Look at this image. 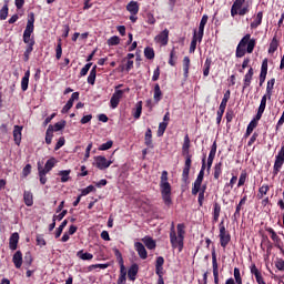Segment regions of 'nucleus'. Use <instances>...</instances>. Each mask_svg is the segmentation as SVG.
<instances>
[{
	"instance_id": "obj_1",
	"label": "nucleus",
	"mask_w": 284,
	"mask_h": 284,
	"mask_svg": "<svg viewBox=\"0 0 284 284\" xmlns=\"http://www.w3.org/2000/svg\"><path fill=\"white\" fill-rule=\"evenodd\" d=\"M254 48H256V40L252 39V36L247 33L244 36L239 42L235 51V57L237 59H243V55L247 52L252 54L254 52Z\"/></svg>"
},
{
	"instance_id": "obj_2",
	"label": "nucleus",
	"mask_w": 284,
	"mask_h": 284,
	"mask_svg": "<svg viewBox=\"0 0 284 284\" xmlns=\"http://www.w3.org/2000/svg\"><path fill=\"white\" fill-rule=\"evenodd\" d=\"M185 241V224L180 223L176 226V232L170 233V243L173 250L183 252Z\"/></svg>"
},
{
	"instance_id": "obj_3",
	"label": "nucleus",
	"mask_w": 284,
	"mask_h": 284,
	"mask_svg": "<svg viewBox=\"0 0 284 284\" xmlns=\"http://www.w3.org/2000/svg\"><path fill=\"white\" fill-rule=\"evenodd\" d=\"M160 192L162 201L170 207L172 205V185L168 181V171H162L160 178Z\"/></svg>"
},
{
	"instance_id": "obj_4",
	"label": "nucleus",
	"mask_w": 284,
	"mask_h": 284,
	"mask_svg": "<svg viewBox=\"0 0 284 284\" xmlns=\"http://www.w3.org/2000/svg\"><path fill=\"white\" fill-rule=\"evenodd\" d=\"M245 0H235L231 8V17H236L239 14L240 17H245L247 12H250V6H244Z\"/></svg>"
},
{
	"instance_id": "obj_5",
	"label": "nucleus",
	"mask_w": 284,
	"mask_h": 284,
	"mask_svg": "<svg viewBox=\"0 0 284 284\" xmlns=\"http://www.w3.org/2000/svg\"><path fill=\"white\" fill-rule=\"evenodd\" d=\"M32 32H34V13L31 12V13H29L27 27L23 32V42L24 43H29L30 40H34V38H30V37H32Z\"/></svg>"
},
{
	"instance_id": "obj_6",
	"label": "nucleus",
	"mask_w": 284,
	"mask_h": 284,
	"mask_svg": "<svg viewBox=\"0 0 284 284\" xmlns=\"http://www.w3.org/2000/svg\"><path fill=\"white\" fill-rule=\"evenodd\" d=\"M230 241H232V236L230 235V232L225 230V224L222 221L220 223V245L221 247H227L230 245Z\"/></svg>"
},
{
	"instance_id": "obj_7",
	"label": "nucleus",
	"mask_w": 284,
	"mask_h": 284,
	"mask_svg": "<svg viewBox=\"0 0 284 284\" xmlns=\"http://www.w3.org/2000/svg\"><path fill=\"white\" fill-rule=\"evenodd\" d=\"M227 101H230V90H227L224 93V97L222 99V102L220 104L217 116H216V123L217 125H221V121L223 120V114H225V108H227Z\"/></svg>"
},
{
	"instance_id": "obj_8",
	"label": "nucleus",
	"mask_w": 284,
	"mask_h": 284,
	"mask_svg": "<svg viewBox=\"0 0 284 284\" xmlns=\"http://www.w3.org/2000/svg\"><path fill=\"white\" fill-rule=\"evenodd\" d=\"M284 163V145H282L281 150L278 151L277 155L275 156V162L273 166V174L276 176L281 172Z\"/></svg>"
},
{
	"instance_id": "obj_9",
	"label": "nucleus",
	"mask_w": 284,
	"mask_h": 284,
	"mask_svg": "<svg viewBox=\"0 0 284 284\" xmlns=\"http://www.w3.org/2000/svg\"><path fill=\"white\" fill-rule=\"evenodd\" d=\"M123 94H125V90H119V87H116L110 100V105L112 110H116V108H119V103H121V99H123Z\"/></svg>"
},
{
	"instance_id": "obj_10",
	"label": "nucleus",
	"mask_w": 284,
	"mask_h": 284,
	"mask_svg": "<svg viewBox=\"0 0 284 284\" xmlns=\"http://www.w3.org/2000/svg\"><path fill=\"white\" fill-rule=\"evenodd\" d=\"M94 163L98 170H108L112 161H108V159H105L103 155H98L94 158Z\"/></svg>"
},
{
	"instance_id": "obj_11",
	"label": "nucleus",
	"mask_w": 284,
	"mask_h": 284,
	"mask_svg": "<svg viewBox=\"0 0 284 284\" xmlns=\"http://www.w3.org/2000/svg\"><path fill=\"white\" fill-rule=\"evenodd\" d=\"M170 39V30L164 29L160 34L154 38L155 43H160V45H168V41Z\"/></svg>"
},
{
	"instance_id": "obj_12",
	"label": "nucleus",
	"mask_w": 284,
	"mask_h": 284,
	"mask_svg": "<svg viewBox=\"0 0 284 284\" xmlns=\"http://www.w3.org/2000/svg\"><path fill=\"white\" fill-rule=\"evenodd\" d=\"M203 176H205V171L201 170L192 189L193 196H196L199 194V191L201 190V185L203 183Z\"/></svg>"
},
{
	"instance_id": "obj_13",
	"label": "nucleus",
	"mask_w": 284,
	"mask_h": 284,
	"mask_svg": "<svg viewBox=\"0 0 284 284\" xmlns=\"http://www.w3.org/2000/svg\"><path fill=\"white\" fill-rule=\"evenodd\" d=\"M207 14H204L200 21L199 31L196 32L200 43L203 41V34L205 32V26H207Z\"/></svg>"
},
{
	"instance_id": "obj_14",
	"label": "nucleus",
	"mask_w": 284,
	"mask_h": 284,
	"mask_svg": "<svg viewBox=\"0 0 284 284\" xmlns=\"http://www.w3.org/2000/svg\"><path fill=\"white\" fill-rule=\"evenodd\" d=\"M267 99H270V95H267V93L262 97L260 106L257 109L256 119H262L263 112H265V108L267 105Z\"/></svg>"
},
{
	"instance_id": "obj_15",
	"label": "nucleus",
	"mask_w": 284,
	"mask_h": 284,
	"mask_svg": "<svg viewBox=\"0 0 284 284\" xmlns=\"http://www.w3.org/2000/svg\"><path fill=\"white\" fill-rule=\"evenodd\" d=\"M135 252H138L140 258L145 261L148 258V250H145V246L141 242H135L134 243Z\"/></svg>"
},
{
	"instance_id": "obj_16",
	"label": "nucleus",
	"mask_w": 284,
	"mask_h": 284,
	"mask_svg": "<svg viewBox=\"0 0 284 284\" xmlns=\"http://www.w3.org/2000/svg\"><path fill=\"white\" fill-rule=\"evenodd\" d=\"M12 263L17 267V270H21V266L23 265V254L21 253V251H17L13 254Z\"/></svg>"
},
{
	"instance_id": "obj_17",
	"label": "nucleus",
	"mask_w": 284,
	"mask_h": 284,
	"mask_svg": "<svg viewBox=\"0 0 284 284\" xmlns=\"http://www.w3.org/2000/svg\"><path fill=\"white\" fill-rule=\"evenodd\" d=\"M251 274L255 276L256 283L257 284H266L265 280L263 278V274H261V271L256 267V265H253L251 267Z\"/></svg>"
},
{
	"instance_id": "obj_18",
	"label": "nucleus",
	"mask_w": 284,
	"mask_h": 284,
	"mask_svg": "<svg viewBox=\"0 0 284 284\" xmlns=\"http://www.w3.org/2000/svg\"><path fill=\"white\" fill-rule=\"evenodd\" d=\"M23 126L14 125L13 128V141L16 145H21V132Z\"/></svg>"
},
{
	"instance_id": "obj_19",
	"label": "nucleus",
	"mask_w": 284,
	"mask_h": 284,
	"mask_svg": "<svg viewBox=\"0 0 284 284\" xmlns=\"http://www.w3.org/2000/svg\"><path fill=\"white\" fill-rule=\"evenodd\" d=\"M23 201H24L27 207H32V205H34V195H32V192L24 191Z\"/></svg>"
},
{
	"instance_id": "obj_20",
	"label": "nucleus",
	"mask_w": 284,
	"mask_h": 284,
	"mask_svg": "<svg viewBox=\"0 0 284 284\" xmlns=\"http://www.w3.org/2000/svg\"><path fill=\"white\" fill-rule=\"evenodd\" d=\"M266 232L271 235L272 241L275 243V247H281V237H278L276 231L272 227H267Z\"/></svg>"
},
{
	"instance_id": "obj_21",
	"label": "nucleus",
	"mask_w": 284,
	"mask_h": 284,
	"mask_svg": "<svg viewBox=\"0 0 284 284\" xmlns=\"http://www.w3.org/2000/svg\"><path fill=\"white\" fill-rule=\"evenodd\" d=\"M19 245V233H13L9 239V247L10 250L14 251L17 250Z\"/></svg>"
},
{
	"instance_id": "obj_22",
	"label": "nucleus",
	"mask_w": 284,
	"mask_h": 284,
	"mask_svg": "<svg viewBox=\"0 0 284 284\" xmlns=\"http://www.w3.org/2000/svg\"><path fill=\"white\" fill-rule=\"evenodd\" d=\"M254 77V69L250 68V70L247 71V73L244 75V85H243V90H245V88H250L251 83H252V78Z\"/></svg>"
},
{
	"instance_id": "obj_23",
	"label": "nucleus",
	"mask_w": 284,
	"mask_h": 284,
	"mask_svg": "<svg viewBox=\"0 0 284 284\" xmlns=\"http://www.w3.org/2000/svg\"><path fill=\"white\" fill-rule=\"evenodd\" d=\"M30 83V70H27L22 80H21V90L26 92L28 90V85Z\"/></svg>"
},
{
	"instance_id": "obj_24",
	"label": "nucleus",
	"mask_w": 284,
	"mask_h": 284,
	"mask_svg": "<svg viewBox=\"0 0 284 284\" xmlns=\"http://www.w3.org/2000/svg\"><path fill=\"white\" fill-rule=\"evenodd\" d=\"M54 165H57V159L51 158L49 159L45 164H44V169L41 168L42 172H45L48 174V172H51L52 168H54Z\"/></svg>"
},
{
	"instance_id": "obj_25",
	"label": "nucleus",
	"mask_w": 284,
	"mask_h": 284,
	"mask_svg": "<svg viewBox=\"0 0 284 284\" xmlns=\"http://www.w3.org/2000/svg\"><path fill=\"white\" fill-rule=\"evenodd\" d=\"M258 121H261V119H256V115H255V118L247 125L245 136H250V134L254 132V129L256 128V125H258Z\"/></svg>"
},
{
	"instance_id": "obj_26",
	"label": "nucleus",
	"mask_w": 284,
	"mask_h": 284,
	"mask_svg": "<svg viewBox=\"0 0 284 284\" xmlns=\"http://www.w3.org/2000/svg\"><path fill=\"white\" fill-rule=\"evenodd\" d=\"M165 263V260L163 256H159L155 262V274H163V265Z\"/></svg>"
},
{
	"instance_id": "obj_27",
	"label": "nucleus",
	"mask_w": 284,
	"mask_h": 284,
	"mask_svg": "<svg viewBox=\"0 0 284 284\" xmlns=\"http://www.w3.org/2000/svg\"><path fill=\"white\" fill-rule=\"evenodd\" d=\"M142 243H144V245H145V247H148V250H154L156 247V242L150 236L143 237Z\"/></svg>"
},
{
	"instance_id": "obj_28",
	"label": "nucleus",
	"mask_w": 284,
	"mask_h": 284,
	"mask_svg": "<svg viewBox=\"0 0 284 284\" xmlns=\"http://www.w3.org/2000/svg\"><path fill=\"white\" fill-rule=\"evenodd\" d=\"M136 274H139V265L133 264L128 272L130 281H136Z\"/></svg>"
},
{
	"instance_id": "obj_29",
	"label": "nucleus",
	"mask_w": 284,
	"mask_h": 284,
	"mask_svg": "<svg viewBox=\"0 0 284 284\" xmlns=\"http://www.w3.org/2000/svg\"><path fill=\"white\" fill-rule=\"evenodd\" d=\"M126 10H128V12H130V14H139V2H136V1H131V2L126 6Z\"/></svg>"
},
{
	"instance_id": "obj_30",
	"label": "nucleus",
	"mask_w": 284,
	"mask_h": 284,
	"mask_svg": "<svg viewBox=\"0 0 284 284\" xmlns=\"http://www.w3.org/2000/svg\"><path fill=\"white\" fill-rule=\"evenodd\" d=\"M54 136V126L49 125L45 132V143L47 145H50L52 143V138Z\"/></svg>"
},
{
	"instance_id": "obj_31",
	"label": "nucleus",
	"mask_w": 284,
	"mask_h": 284,
	"mask_svg": "<svg viewBox=\"0 0 284 284\" xmlns=\"http://www.w3.org/2000/svg\"><path fill=\"white\" fill-rule=\"evenodd\" d=\"M199 41V33H196V30H194L193 39L190 44L189 52L192 54L196 51V42Z\"/></svg>"
},
{
	"instance_id": "obj_32",
	"label": "nucleus",
	"mask_w": 284,
	"mask_h": 284,
	"mask_svg": "<svg viewBox=\"0 0 284 284\" xmlns=\"http://www.w3.org/2000/svg\"><path fill=\"white\" fill-rule=\"evenodd\" d=\"M221 174H223V163L219 162L214 166V179L219 181V179H221Z\"/></svg>"
},
{
	"instance_id": "obj_33",
	"label": "nucleus",
	"mask_w": 284,
	"mask_h": 284,
	"mask_svg": "<svg viewBox=\"0 0 284 284\" xmlns=\"http://www.w3.org/2000/svg\"><path fill=\"white\" fill-rule=\"evenodd\" d=\"M163 97V92H161V87L159 84L154 85V94H153V99L155 101V103H159V101H161V98Z\"/></svg>"
},
{
	"instance_id": "obj_34",
	"label": "nucleus",
	"mask_w": 284,
	"mask_h": 284,
	"mask_svg": "<svg viewBox=\"0 0 284 284\" xmlns=\"http://www.w3.org/2000/svg\"><path fill=\"white\" fill-rule=\"evenodd\" d=\"M219 216H221V204L214 203L213 222L219 223Z\"/></svg>"
},
{
	"instance_id": "obj_35",
	"label": "nucleus",
	"mask_w": 284,
	"mask_h": 284,
	"mask_svg": "<svg viewBox=\"0 0 284 284\" xmlns=\"http://www.w3.org/2000/svg\"><path fill=\"white\" fill-rule=\"evenodd\" d=\"M263 23V11L257 12L255 20L251 23V28H258Z\"/></svg>"
},
{
	"instance_id": "obj_36",
	"label": "nucleus",
	"mask_w": 284,
	"mask_h": 284,
	"mask_svg": "<svg viewBox=\"0 0 284 284\" xmlns=\"http://www.w3.org/2000/svg\"><path fill=\"white\" fill-rule=\"evenodd\" d=\"M95 81H97V65H94L90 71V74L88 77V83H90V85H94Z\"/></svg>"
},
{
	"instance_id": "obj_37",
	"label": "nucleus",
	"mask_w": 284,
	"mask_h": 284,
	"mask_svg": "<svg viewBox=\"0 0 284 284\" xmlns=\"http://www.w3.org/2000/svg\"><path fill=\"white\" fill-rule=\"evenodd\" d=\"M144 141L148 148H154V145L152 144V129L146 130Z\"/></svg>"
},
{
	"instance_id": "obj_38",
	"label": "nucleus",
	"mask_w": 284,
	"mask_h": 284,
	"mask_svg": "<svg viewBox=\"0 0 284 284\" xmlns=\"http://www.w3.org/2000/svg\"><path fill=\"white\" fill-rule=\"evenodd\" d=\"M141 112H143V102H138L135 104V110L133 112L134 119H141Z\"/></svg>"
},
{
	"instance_id": "obj_39",
	"label": "nucleus",
	"mask_w": 284,
	"mask_h": 284,
	"mask_svg": "<svg viewBox=\"0 0 284 284\" xmlns=\"http://www.w3.org/2000/svg\"><path fill=\"white\" fill-rule=\"evenodd\" d=\"M267 78V59H264L261 67L260 79Z\"/></svg>"
},
{
	"instance_id": "obj_40",
	"label": "nucleus",
	"mask_w": 284,
	"mask_h": 284,
	"mask_svg": "<svg viewBox=\"0 0 284 284\" xmlns=\"http://www.w3.org/2000/svg\"><path fill=\"white\" fill-rule=\"evenodd\" d=\"M70 170H63L59 172V176H61V183H68L70 181Z\"/></svg>"
},
{
	"instance_id": "obj_41",
	"label": "nucleus",
	"mask_w": 284,
	"mask_h": 284,
	"mask_svg": "<svg viewBox=\"0 0 284 284\" xmlns=\"http://www.w3.org/2000/svg\"><path fill=\"white\" fill-rule=\"evenodd\" d=\"M77 256H79L81 261H92L94 258V255H92L91 253H83V251H79L77 253Z\"/></svg>"
},
{
	"instance_id": "obj_42",
	"label": "nucleus",
	"mask_w": 284,
	"mask_h": 284,
	"mask_svg": "<svg viewBox=\"0 0 284 284\" xmlns=\"http://www.w3.org/2000/svg\"><path fill=\"white\" fill-rule=\"evenodd\" d=\"M183 154H190V135L184 136V143L182 146Z\"/></svg>"
},
{
	"instance_id": "obj_43",
	"label": "nucleus",
	"mask_w": 284,
	"mask_h": 284,
	"mask_svg": "<svg viewBox=\"0 0 284 284\" xmlns=\"http://www.w3.org/2000/svg\"><path fill=\"white\" fill-rule=\"evenodd\" d=\"M183 70H184V77L185 79H187V74H190V57H184Z\"/></svg>"
},
{
	"instance_id": "obj_44",
	"label": "nucleus",
	"mask_w": 284,
	"mask_h": 284,
	"mask_svg": "<svg viewBox=\"0 0 284 284\" xmlns=\"http://www.w3.org/2000/svg\"><path fill=\"white\" fill-rule=\"evenodd\" d=\"M274 83H276L275 79H271L267 82L266 94H267L268 99H272V90H274Z\"/></svg>"
},
{
	"instance_id": "obj_45",
	"label": "nucleus",
	"mask_w": 284,
	"mask_h": 284,
	"mask_svg": "<svg viewBox=\"0 0 284 284\" xmlns=\"http://www.w3.org/2000/svg\"><path fill=\"white\" fill-rule=\"evenodd\" d=\"M212 265H213V274L219 273V262L216 261V251L212 252Z\"/></svg>"
},
{
	"instance_id": "obj_46",
	"label": "nucleus",
	"mask_w": 284,
	"mask_h": 284,
	"mask_svg": "<svg viewBox=\"0 0 284 284\" xmlns=\"http://www.w3.org/2000/svg\"><path fill=\"white\" fill-rule=\"evenodd\" d=\"M110 267V264H92L88 267L89 272H92V270H108Z\"/></svg>"
},
{
	"instance_id": "obj_47",
	"label": "nucleus",
	"mask_w": 284,
	"mask_h": 284,
	"mask_svg": "<svg viewBox=\"0 0 284 284\" xmlns=\"http://www.w3.org/2000/svg\"><path fill=\"white\" fill-rule=\"evenodd\" d=\"M233 276H234L233 280L236 282V284L243 283V277L241 276V270H239V267L234 268Z\"/></svg>"
},
{
	"instance_id": "obj_48",
	"label": "nucleus",
	"mask_w": 284,
	"mask_h": 284,
	"mask_svg": "<svg viewBox=\"0 0 284 284\" xmlns=\"http://www.w3.org/2000/svg\"><path fill=\"white\" fill-rule=\"evenodd\" d=\"M68 225V220H64L61 225L55 230V239H59V236H61V234H63V230L65 229V226Z\"/></svg>"
},
{
	"instance_id": "obj_49",
	"label": "nucleus",
	"mask_w": 284,
	"mask_h": 284,
	"mask_svg": "<svg viewBox=\"0 0 284 284\" xmlns=\"http://www.w3.org/2000/svg\"><path fill=\"white\" fill-rule=\"evenodd\" d=\"M8 19V2L0 10V20L6 21Z\"/></svg>"
},
{
	"instance_id": "obj_50",
	"label": "nucleus",
	"mask_w": 284,
	"mask_h": 284,
	"mask_svg": "<svg viewBox=\"0 0 284 284\" xmlns=\"http://www.w3.org/2000/svg\"><path fill=\"white\" fill-rule=\"evenodd\" d=\"M165 130H168V122H161L158 129V136H163V134H165Z\"/></svg>"
},
{
	"instance_id": "obj_51",
	"label": "nucleus",
	"mask_w": 284,
	"mask_h": 284,
	"mask_svg": "<svg viewBox=\"0 0 284 284\" xmlns=\"http://www.w3.org/2000/svg\"><path fill=\"white\" fill-rule=\"evenodd\" d=\"M212 65V60L206 59L204 63V70H203V75L204 77H210V68Z\"/></svg>"
},
{
	"instance_id": "obj_52",
	"label": "nucleus",
	"mask_w": 284,
	"mask_h": 284,
	"mask_svg": "<svg viewBox=\"0 0 284 284\" xmlns=\"http://www.w3.org/2000/svg\"><path fill=\"white\" fill-rule=\"evenodd\" d=\"M112 145H114V142L109 140L106 143L101 144L98 150H100L101 152H105V150H110L112 148Z\"/></svg>"
},
{
	"instance_id": "obj_53",
	"label": "nucleus",
	"mask_w": 284,
	"mask_h": 284,
	"mask_svg": "<svg viewBox=\"0 0 284 284\" xmlns=\"http://www.w3.org/2000/svg\"><path fill=\"white\" fill-rule=\"evenodd\" d=\"M38 172H39V176H40V183L42 185H45V183H48V178H45V173L44 171H41V166L38 168Z\"/></svg>"
},
{
	"instance_id": "obj_54",
	"label": "nucleus",
	"mask_w": 284,
	"mask_h": 284,
	"mask_svg": "<svg viewBox=\"0 0 284 284\" xmlns=\"http://www.w3.org/2000/svg\"><path fill=\"white\" fill-rule=\"evenodd\" d=\"M121 43V38L113 36L108 40V45H119Z\"/></svg>"
},
{
	"instance_id": "obj_55",
	"label": "nucleus",
	"mask_w": 284,
	"mask_h": 284,
	"mask_svg": "<svg viewBox=\"0 0 284 284\" xmlns=\"http://www.w3.org/2000/svg\"><path fill=\"white\" fill-rule=\"evenodd\" d=\"M199 197H197V201H199V204L200 205H203V201H205V186H203L202 189H201V186H200V190H199Z\"/></svg>"
},
{
	"instance_id": "obj_56",
	"label": "nucleus",
	"mask_w": 284,
	"mask_h": 284,
	"mask_svg": "<svg viewBox=\"0 0 284 284\" xmlns=\"http://www.w3.org/2000/svg\"><path fill=\"white\" fill-rule=\"evenodd\" d=\"M95 190L97 189L94 187V185H89L81 191L80 196H88V194H90V192H95Z\"/></svg>"
},
{
	"instance_id": "obj_57",
	"label": "nucleus",
	"mask_w": 284,
	"mask_h": 284,
	"mask_svg": "<svg viewBox=\"0 0 284 284\" xmlns=\"http://www.w3.org/2000/svg\"><path fill=\"white\" fill-rule=\"evenodd\" d=\"M246 180H247V173L245 171H243L240 175L237 187L245 185Z\"/></svg>"
},
{
	"instance_id": "obj_58",
	"label": "nucleus",
	"mask_w": 284,
	"mask_h": 284,
	"mask_svg": "<svg viewBox=\"0 0 284 284\" xmlns=\"http://www.w3.org/2000/svg\"><path fill=\"white\" fill-rule=\"evenodd\" d=\"M144 57H146L150 60L154 59V49L146 47L144 49Z\"/></svg>"
},
{
	"instance_id": "obj_59",
	"label": "nucleus",
	"mask_w": 284,
	"mask_h": 284,
	"mask_svg": "<svg viewBox=\"0 0 284 284\" xmlns=\"http://www.w3.org/2000/svg\"><path fill=\"white\" fill-rule=\"evenodd\" d=\"M27 43V49H26V53L27 54H32V50H34V40H29V42H24Z\"/></svg>"
},
{
	"instance_id": "obj_60",
	"label": "nucleus",
	"mask_w": 284,
	"mask_h": 284,
	"mask_svg": "<svg viewBox=\"0 0 284 284\" xmlns=\"http://www.w3.org/2000/svg\"><path fill=\"white\" fill-rule=\"evenodd\" d=\"M113 252H114V255H115V258L118 261V263H123V255L121 254V251H119V248L114 247L113 248Z\"/></svg>"
},
{
	"instance_id": "obj_61",
	"label": "nucleus",
	"mask_w": 284,
	"mask_h": 284,
	"mask_svg": "<svg viewBox=\"0 0 284 284\" xmlns=\"http://www.w3.org/2000/svg\"><path fill=\"white\" fill-rule=\"evenodd\" d=\"M90 68H92V62L87 63L80 71V74L82 77H85V74H88V72H90Z\"/></svg>"
},
{
	"instance_id": "obj_62",
	"label": "nucleus",
	"mask_w": 284,
	"mask_h": 284,
	"mask_svg": "<svg viewBox=\"0 0 284 284\" xmlns=\"http://www.w3.org/2000/svg\"><path fill=\"white\" fill-rule=\"evenodd\" d=\"M275 50H278V42L272 41L268 48V53L274 54Z\"/></svg>"
},
{
	"instance_id": "obj_63",
	"label": "nucleus",
	"mask_w": 284,
	"mask_h": 284,
	"mask_svg": "<svg viewBox=\"0 0 284 284\" xmlns=\"http://www.w3.org/2000/svg\"><path fill=\"white\" fill-rule=\"evenodd\" d=\"M63 54V49L61 48V41H59L57 48H55V58L61 59V55Z\"/></svg>"
},
{
	"instance_id": "obj_64",
	"label": "nucleus",
	"mask_w": 284,
	"mask_h": 284,
	"mask_svg": "<svg viewBox=\"0 0 284 284\" xmlns=\"http://www.w3.org/2000/svg\"><path fill=\"white\" fill-rule=\"evenodd\" d=\"M275 266L277 270H280V272H284V260H277L275 262Z\"/></svg>"
}]
</instances>
